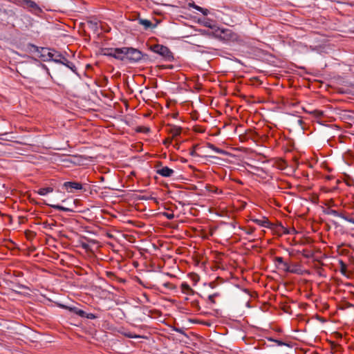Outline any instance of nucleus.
<instances>
[{"label": "nucleus", "mask_w": 354, "mask_h": 354, "mask_svg": "<svg viewBox=\"0 0 354 354\" xmlns=\"http://www.w3.org/2000/svg\"><path fill=\"white\" fill-rule=\"evenodd\" d=\"M62 58H63L65 61H66V62H67V64H66L68 68H70L71 70H73V68H75V66H74V64H72V63H71V62H68V61H67V59H65L64 57H62Z\"/></svg>", "instance_id": "nucleus-30"}, {"label": "nucleus", "mask_w": 354, "mask_h": 354, "mask_svg": "<svg viewBox=\"0 0 354 354\" xmlns=\"http://www.w3.org/2000/svg\"><path fill=\"white\" fill-rule=\"evenodd\" d=\"M70 310L79 315L81 317H85L86 312L83 310L79 309L77 308H71Z\"/></svg>", "instance_id": "nucleus-14"}, {"label": "nucleus", "mask_w": 354, "mask_h": 354, "mask_svg": "<svg viewBox=\"0 0 354 354\" xmlns=\"http://www.w3.org/2000/svg\"><path fill=\"white\" fill-rule=\"evenodd\" d=\"M63 187L70 192H73L74 189L79 190L82 189V185L77 182H65Z\"/></svg>", "instance_id": "nucleus-4"}, {"label": "nucleus", "mask_w": 354, "mask_h": 354, "mask_svg": "<svg viewBox=\"0 0 354 354\" xmlns=\"http://www.w3.org/2000/svg\"><path fill=\"white\" fill-rule=\"evenodd\" d=\"M55 53H53L50 51H48V57H49L50 59H53L54 56H55Z\"/></svg>", "instance_id": "nucleus-35"}, {"label": "nucleus", "mask_w": 354, "mask_h": 354, "mask_svg": "<svg viewBox=\"0 0 354 354\" xmlns=\"http://www.w3.org/2000/svg\"><path fill=\"white\" fill-rule=\"evenodd\" d=\"M113 52V57L117 59L124 60L126 58V48H114Z\"/></svg>", "instance_id": "nucleus-6"}, {"label": "nucleus", "mask_w": 354, "mask_h": 354, "mask_svg": "<svg viewBox=\"0 0 354 354\" xmlns=\"http://www.w3.org/2000/svg\"><path fill=\"white\" fill-rule=\"evenodd\" d=\"M282 228L283 229V234H290L295 232V229L288 230V228H286L283 226H282Z\"/></svg>", "instance_id": "nucleus-27"}, {"label": "nucleus", "mask_w": 354, "mask_h": 354, "mask_svg": "<svg viewBox=\"0 0 354 354\" xmlns=\"http://www.w3.org/2000/svg\"><path fill=\"white\" fill-rule=\"evenodd\" d=\"M268 340L277 343V344L278 346H288V347L290 346V344L289 343L283 342H282L281 340H279V339H273V338H269Z\"/></svg>", "instance_id": "nucleus-18"}, {"label": "nucleus", "mask_w": 354, "mask_h": 354, "mask_svg": "<svg viewBox=\"0 0 354 354\" xmlns=\"http://www.w3.org/2000/svg\"><path fill=\"white\" fill-rule=\"evenodd\" d=\"M214 36L223 41H234L237 39V35L232 30L223 28H216L213 31Z\"/></svg>", "instance_id": "nucleus-1"}, {"label": "nucleus", "mask_w": 354, "mask_h": 354, "mask_svg": "<svg viewBox=\"0 0 354 354\" xmlns=\"http://www.w3.org/2000/svg\"><path fill=\"white\" fill-rule=\"evenodd\" d=\"M205 26L212 28L213 30V31L215 30V28H217L216 26H213L210 21H205Z\"/></svg>", "instance_id": "nucleus-25"}, {"label": "nucleus", "mask_w": 354, "mask_h": 354, "mask_svg": "<svg viewBox=\"0 0 354 354\" xmlns=\"http://www.w3.org/2000/svg\"><path fill=\"white\" fill-rule=\"evenodd\" d=\"M53 192V188L52 187H43L40 188L37 192L38 194L41 196H45L49 193H51Z\"/></svg>", "instance_id": "nucleus-13"}, {"label": "nucleus", "mask_w": 354, "mask_h": 354, "mask_svg": "<svg viewBox=\"0 0 354 354\" xmlns=\"http://www.w3.org/2000/svg\"><path fill=\"white\" fill-rule=\"evenodd\" d=\"M275 261L278 263L283 264L284 263L283 259L281 257H275Z\"/></svg>", "instance_id": "nucleus-31"}, {"label": "nucleus", "mask_w": 354, "mask_h": 354, "mask_svg": "<svg viewBox=\"0 0 354 354\" xmlns=\"http://www.w3.org/2000/svg\"><path fill=\"white\" fill-rule=\"evenodd\" d=\"M340 264H341L342 271L343 272V271L346 270V264L342 261H340Z\"/></svg>", "instance_id": "nucleus-34"}, {"label": "nucleus", "mask_w": 354, "mask_h": 354, "mask_svg": "<svg viewBox=\"0 0 354 354\" xmlns=\"http://www.w3.org/2000/svg\"><path fill=\"white\" fill-rule=\"evenodd\" d=\"M289 272L293 273V274H301L303 273V270H302L300 265L294 263V264L290 265Z\"/></svg>", "instance_id": "nucleus-8"}, {"label": "nucleus", "mask_w": 354, "mask_h": 354, "mask_svg": "<svg viewBox=\"0 0 354 354\" xmlns=\"http://www.w3.org/2000/svg\"><path fill=\"white\" fill-rule=\"evenodd\" d=\"M168 285H169V283H165V286H167Z\"/></svg>", "instance_id": "nucleus-37"}, {"label": "nucleus", "mask_w": 354, "mask_h": 354, "mask_svg": "<svg viewBox=\"0 0 354 354\" xmlns=\"http://www.w3.org/2000/svg\"><path fill=\"white\" fill-rule=\"evenodd\" d=\"M62 55L59 53H55L53 59L52 60L56 62H60L62 64H64L63 62L60 61V58H62Z\"/></svg>", "instance_id": "nucleus-22"}, {"label": "nucleus", "mask_w": 354, "mask_h": 354, "mask_svg": "<svg viewBox=\"0 0 354 354\" xmlns=\"http://www.w3.org/2000/svg\"><path fill=\"white\" fill-rule=\"evenodd\" d=\"M126 58L133 62H138L142 58V53L137 49L126 48Z\"/></svg>", "instance_id": "nucleus-3"}, {"label": "nucleus", "mask_w": 354, "mask_h": 354, "mask_svg": "<svg viewBox=\"0 0 354 354\" xmlns=\"http://www.w3.org/2000/svg\"><path fill=\"white\" fill-rule=\"evenodd\" d=\"M306 111L307 112V111ZM308 113H309L310 114H312L313 115H314L315 117H316L317 118H321L324 115V112L322 111L317 110V109L309 111H308Z\"/></svg>", "instance_id": "nucleus-16"}, {"label": "nucleus", "mask_w": 354, "mask_h": 354, "mask_svg": "<svg viewBox=\"0 0 354 354\" xmlns=\"http://www.w3.org/2000/svg\"><path fill=\"white\" fill-rule=\"evenodd\" d=\"M207 147L209 149H210L213 150L214 151H215V152H216V153H219V154H227V152H226L225 150H223V149H220V148L216 147L215 145H213V144H212V143L208 142V143L207 144Z\"/></svg>", "instance_id": "nucleus-11"}, {"label": "nucleus", "mask_w": 354, "mask_h": 354, "mask_svg": "<svg viewBox=\"0 0 354 354\" xmlns=\"http://www.w3.org/2000/svg\"><path fill=\"white\" fill-rule=\"evenodd\" d=\"M48 205L49 206L52 207L53 209H57V210H61V211H64V212H68L71 210L70 209H68L67 207H64L59 205H53V204H48Z\"/></svg>", "instance_id": "nucleus-17"}, {"label": "nucleus", "mask_w": 354, "mask_h": 354, "mask_svg": "<svg viewBox=\"0 0 354 354\" xmlns=\"http://www.w3.org/2000/svg\"><path fill=\"white\" fill-rule=\"evenodd\" d=\"M340 217L342 218L344 220L354 224V218L346 216L344 215H341Z\"/></svg>", "instance_id": "nucleus-24"}, {"label": "nucleus", "mask_w": 354, "mask_h": 354, "mask_svg": "<svg viewBox=\"0 0 354 354\" xmlns=\"http://www.w3.org/2000/svg\"><path fill=\"white\" fill-rule=\"evenodd\" d=\"M139 23L144 26L145 29H148L152 26V23L148 19H139Z\"/></svg>", "instance_id": "nucleus-15"}, {"label": "nucleus", "mask_w": 354, "mask_h": 354, "mask_svg": "<svg viewBox=\"0 0 354 354\" xmlns=\"http://www.w3.org/2000/svg\"><path fill=\"white\" fill-rule=\"evenodd\" d=\"M214 297H215V295H209V297H208V300H209L212 304H214V303H215Z\"/></svg>", "instance_id": "nucleus-33"}, {"label": "nucleus", "mask_w": 354, "mask_h": 354, "mask_svg": "<svg viewBox=\"0 0 354 354\" xmlns=\"http://www.w3.org/2000/svg\"><path fill=\"white\" fill-rule=\"evenodd\" d=\"M151 49L153 52L161 55L168 61H171L174 59L173 53L167 46L160 44H156L152 46Z\"/></svg>", "instance_id": "nucleus-2"}, {"label": "nucleus", "mask_w": 354, "mask_h": 354, "mask_svg": "<svg viewBox=\"0 0 354 354\" xmlns=\"http://www.w3.org/2000/svg\"><path fill=\"white\" fill-rule=\"evenodd\" d=\"M163 216L165 217H166L167 219L169 220H172L174 218V213H170V212H163L162 213Z\"/></svg>", "instance_id": "nucleus-23"}, {"label": "nucleus", "mask_w": 354, "mask_h": 354, "mask_svg": "<svg viewBox=\"0 0 354 354\" xmlns=\"http://www.w3.org/2000/svg\"><path fill=\"white\" fill-rule=\"evenodd\" d=\"M250 221L254 222V223L264 227L270 228L271 223L268 221V218L263 217L261 219L251 218Z\"/></svg>", "instance_id": "nucleus-7"}, {"label": "nucleus", "mask_w": 354, "mask_h": 354, "mask_svg": "<svg viewBox=\"0 0 354 354\" xmlns=\"http://www.w3.org/2000/svg\"><path fill=\"white\" fill-rule=\"evenodd\" d=\"M26 3L30 7V8H37V5L36 4L35 2L31 1V0H26Z\"/></svg>", "instance_id": "nucleus-26"}, {"label": "nucleus", "mask_w": 354, "mask_h": 354, "mask_svg": "<svg viewBox=\"0 0 354 354\" xmlns=\"http://www.w3.org/2000/svg\"><path fill=\"white\" fill-rule=\"evenodd\" d=\"M243 230L247 234H252L255 231V227L249 226V227H248L246 228L243 229Z\"/></svg>", "instance_id": "nucleus-20"}, {"label": "nucleus", "mask_w": 354, "mask_h": 354, "mask_svg": "<svg viewBox=\"0 0 354 354\" xmlns=\"http://www.w3.org/2000/svg\"><path fill=\"white\" fill-rule=\"evenodd\" d=\"M344 308V309H347V308H353L354 309V305L352 304H350V303H346V304H345Z\"/></svg>", "instance_id": "nucleus-32"}, {"label": "nucleus", "mask_w": 354, "mask_h": 354, "mask_svg": "<svg viewBox=\"0 0 354 354\" xmlns=\"http://www.w3.org/2000/svg\"><path fill=\"white\" fill-rule=\"evenodd\" d=\"M41 66H42V67H43V68H46V66L45 65H44V64H41Z\"/></svg>", "instance_id": "nucleus-36"}, {"label": "nucleus", "mask_w": 354, "mask_h": 354, "mask_svg": "<svg viewBox=\"0 0 354 354\" xmlns=\"http://www.w3.org/2000/svg\"><path fill=\"white\" fill-rule=\"evenodd\" d=\"M122 334H123V335H124L125 337H129V338H139V337H140V335H137L131 332H124V333H122Z\"/></svg>", "instance_id": "nucleus-19"}, {"label": "nucleus", "mask_w": 354, "mask_h": 354, "mask_svg": "<svg viewBox=\"0 0 354 354\" xmlns=\"http://www.w3.org/2000/svg\"><path fill=\"white\" fill-rule=\"evenodd\" d=\"M180 289L182 292L184 294L191 295L194 292L190 286L186 282H183L181 283Z\"/></svg>", "instance_id": "nucleus-10"}, {"label": "nucleus", "mask_w": 354, "mask_h": 354, "mask_svg": "<svg viewBox=\"0 0 354 354\" xmlns=\"http://www.w3.org/2000/svg\"><path fill=\"white\" fill-rule=\"evenodd\" d=\"M169 132L172 135L173 137H176L181 133V128L176 126H173L170 127Z\"/></svg>", "instance_id": "nucleus-12"}, {"label": "nucleus", "mask_w": 354, "mask_h": 354, "mask_svg": "<svg viewBox=\"0 0 354 354\" xmlns=\"http://www.w3.org/2000/svg\"><path fill=\"white\" fill-rule=\"evenodd\" d=\"M113 49L114 48L105 49L104 51V55H106V56H109V57H113Z\"/></svg>", "instance_id": "nucleus-21"}, {"label": "nucleus", "mask_w": 354, "mask_h": 354, "mask_svg": "<svg viewBox=\"0 0 354 354\" xmlns=\"http://www.w3.org/2000/svg\"><path fill=\"white\" fill-rule=\"evenodd\" d=\"M189 8H193L197 11L201 12L203 15H207L209 14V10L207 9L203 8L202 7H200L197 5H196L194 2L189 3H188Z\"/></svg>", "instance_id": "nucleus-9"}, {"label": "nucleus", "mask_w": 354, "mask_h": 354, "mask_svg": "<svg viewBox=\"0 0 354 354\" xmlns=\"http://www.w3.org/2000/svg\"><path fill=\"white\" fill-rule=\"evenodd\" d=\"M157 174L162 177H171L174 174V171L168 167H162L156 170Z\"/></svg>", "instance_id": "nucleus-5"}, {"label": "nucleus", "mask_w": 354, "mask_h": 354, "mask_svg": "<svg viewBox=\"0 0 354 354\" xmlns=\"http://www.w3.org/2000/svg\"><path fill=\"white\" fill-rule=\"evenodd\" d=\"M283 270L286 272H289V270H290V265H289L287 262H284L283 264Z\"/></svg>", "instance_id": "nucleus-28"}, {"label": "nucleus", "mask_w": 354, "mask_h": 354, "mask_svg": "<svg viewBox=\"0 0 354 354\" xmlns=\"http://www.w3.org/2000/svg\"><path fill=\"white\" fill-rule=\"evenodd\" d=\"M85 317L88 318V319H94L97 317V316L93 313H86Z\"/></svg>", "instance_id": "nucleus-29"}]
</instances>
